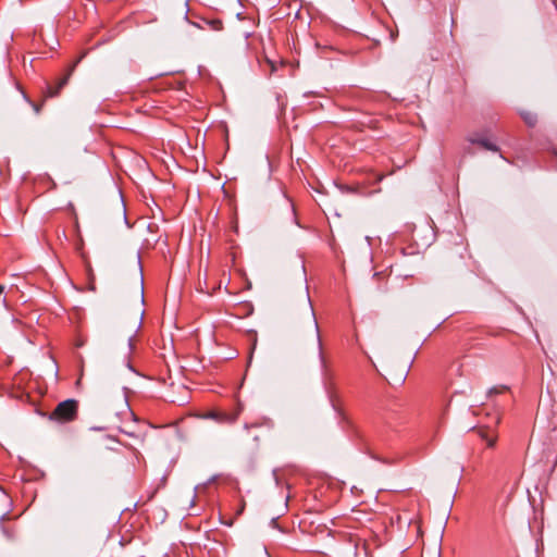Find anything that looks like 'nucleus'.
Masks as SVG:
<instances>
[{"mask_svg":"<svg viewBox=\"0 0 557 557\" xmlns=\"http://www.w3.org/2000/svg\"><path fill=\"white\" fill-rule=\"evenodd\" d=\"M306 309H307V313H308V318H309V323L312 329V337H313V341H314V343L317 345V349H318L320 367H321L323 375H326V361H325V358L323 355V347H322V341H321V336H320V330H319L314 310H313V307H312V304H311L308 293H307Z\"/></svg>","mask_w":557,"mask_h":557,"instance_id":"f257e3e1","label":"nucleus"},{"mask_svg":"<svg viewBox=\"0 0 557 557\" xmlns=\"http://www.w3.org/2000/svg\"><path fill=\"white\" fill-rule=\"evenodd\" d=\"M78 404L75 399L61 401L52 411L50 418L60 422H67L75 419Z\"/></svg>","mask_w":557,"mask_h":557,"instance_id":"f03ea898","label":"nucleus"},{"mask_svg":"<svg viewBox=\"0 0 557 557\" xmlns=\"http://www.w3.org/2000/svg\"><path fill=\"white\" fill-rule=\"evenodd\" d=\"M81 59H78L66 72V74L60 78L57 83L55 86H52L48 83H46V88H45V97L46 98H53V97H57L60 92V90L67 84L76 64L79 62Z\"/></svg>","mask_w":557,"mask_h":557,"instance_id":"7ed1b4c3","label":"nucleus"},{"mask_svg":"<svg viewBox=\"0 0 557 557\" xmlns=\"http://www.w3.org/2000/svg\"><path fill=\"white\" fill-rule=\"evenodd\" d=\"M469 141L471 144H478L486 150L498 151V147L492 141H490L487 138L472 136L469 138Z\"/></svg>","mask_w":557,"mask_h":557,"instance_id":"20e7f679","label":"nucleus"},{"mask_svg":"<svg viewBox=\"0 0 557 557\" xmlns=\"http://www.w3.org/2000/svg\"><path fill=\"white\" fill-rule=\"evenodd\" d=\"M239 416V409L233 412H221L219 422L221 423H234Z\"/></svg>","mask_w":557,"mask_h":557,"instance_id":"39448f33","label":"nucleus"},{"mask_svg":"<svg viewBox=\"0 0 557 557\" xmlns=\"http://www.w3.org/2000/svg\"><path fill=\"white\" fill-rule=\"evenodd\" d=\"M203 24L208 26L212 30H221L223 28V23L221 20H203Z\"/></svg>","mask_w":557,"mask_h":557,"instance_id":"423d86ee","label":"nucleus"},{"mask_svg":"<svg viewBox=\"0 0 557 557\" xmlns=\"http://www.w3.org/2000/svg\"><path fill=\"white\" fill-rule=\"evenodd\" d=\"M521 116L529 126H534L537 120L536 115L532 112H523Z\"/></svg>","mask_w":557,"mask_h":557,"instance_id":"0eeeda50","label":"nucleus"},{"mask_svg":"<svg viewBox=\"0 0 557 557\" xmlns=\"http://www.w3.org/2000/svg\"><path fill=\"white\" fill-rule=\"evenodd\" d=\"M139 289H140V301L144 304V276L140 272V278H139Z\"/></svg>","mask_w":557,"mask_h":557,"instance_id":"6e6552de","label":"nucleus"},{"mask_svg":"<svg viewBox=\"0 0 557 557\" xmlns=\"http://www.w3.org/2000/svg\"><path fill=\"white\" fill-rule=\"evenodd\" d=\"M220 416H221V412L212 411V412L209 413L208 417L211 418V419H214V420H216L219 422Z\"/></svg>","mask_w":557,"mask_h":557,"instance_id":"1a4fd4ad","label":"nucleus"},{"mask_svg":"<svg viewBox=\"0 0 557 557\" xmlns=\"http://www.w3.org/2000/svg\"><path fill=\"white\" fill-rule=\"evenodd\" d=\"M494 445H495V440H494V438H490V440L487 441V446H488V447H493Z\"/></svg>","mask_w":557,"mask_h":557,"instance_id":"9d476101","label":"nucleus"},{"mask_svg":"<svg viewBox=\"0 0 557 557\" xmlns=\"http://www.w3.org/2000/svg\"><path fill=\"white\" fill-rule=\"evenodd\" d=\"M500 391H498L496 387L494 388H491L490 393H499Z\"/></svg>","mask_w":557,"mask_h":557,"instance_id":"9b49d317","label":"nucleus"},{"mask_svg":"<svg viewBox=\"0 0 557 557\" xmlns=\"http://www.w3.org/2000/svg\"><path fill=\"white\" fill-rule=\"evenodd\" d=\"M34 109H35L36 113H39V111H40V107H38V106H36V104H35V106H34Z\"/></svg>","mask_w":557,"mask_h":557,"instance_id":"f8f14e48","label":"nucleus"},{"mask_svg":"<svg viewBox=\"0 0 557 557\" xmlns=\"http://www.w3.org/2000/svg\"><path fill=\"white\" fill-rule=\"evenodd\" d=\"M4 287L0 284V295L3 293Z\"/></svg>","mask_w":557,"mask_h":557,"instance_id":"ddd939ff","label":"nucleus"},{"mask_svg":"<svg viewBox=\"0 0 557 557\" xmlns=\"http://www.w3.org/2000/svg\"><path fill=\"white\" fill-rule=\"evenodd\" d=\"M132 341H133V338H132V337H129V338H128L129 346H132Z\"/></svg>","mask_w":557,"mask_h":557,"instance_id":"4468645a","label":"nucleus"}]
</instances>
